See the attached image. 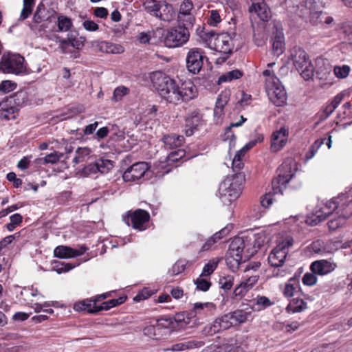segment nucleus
Instances as JSON below:
<instances>
[{"label":"nucleus","instance_id":"f257e3e1","mask_svg":"<svg viewBox=\"0 0 352 352\" xmlns=\"http://www.w3.org/2000/svg\"><path fill=\"white\" fill-rule=\"evenodd\" d=\"M352 214V200H346L345 196L333 198L325 204L317 206L314 212L307 218L309 220H330L349 219Z\"/></svg>","mask_w":352,"mask_h":352},{"label":"nucleus","instance_id":"f03ea898","mask_svg":"<svg viewBox=\"0 0 352 352\" xmlns=\"http://www.w3.org/2000/svg\"><path fill=\"white\" fill-rule=\"evenodd\" d=\"M216 310L217 306L213 302H197L188 311L176 314L175 319L181 324V327L192 328L206 322L214 315Z\"/></svg>","mask_w":352,"mask_h":352},{"label":"nucleus","instance_id":"7ed1b4c3","mask_svg":"<svg viewBox=\"0 0 352 352\" xmlns=\"http://www.w3.org/2000/svg\"><path fill=\"white\" fill-rule=\"evenodd\" d=\"M243 181L244 175L241 173H238L227 177L219 184V198L223 203L229 204L240 196Z\"/></svg>","mask_w":352,"mask_h":352},{"label":"nucleus","instance_id":"20e7f679","mask_svg":"<svg viewBox=\"0 0 352 352\" xmlns=\"http://www.w3.org/2000/svg\"><path fill=\"white\" fill-rule=\"evenodd\" d=\"M204 35L208 46L223 54L222 57L217 58V63L226 61L232 52L233 43L231 36L228 33L216 34L213 31L206 32Z\"/></svg>","mask_w":352,"mask_h":352},{"label":"nucleus","instance_id":"39448f33","mask_svg":"<svg viewBox=\"0 0 352 352\" xmlns=\"http://www.w3.org/2000/svg\"><path fill=\"white\" fill-rule=\"evenodd\" d=\"M297 169V164L293 159H287L280 164L278 175L272 182L274 195L283 194L286 184L293 178Z\"/></svg>","mask_w":352,"mask_h":352},{"label":"nucleus","instance_id":"423d86ee","mask_svg":"<svg viewBox=\"0 0 352 352\" xmlns=\"http://www.w3.org/2000/svg\"><path fill=\"white\" fill-rule=\"evenodd\" d=\"M297 169V164L293 159H287L280 164L278 175L272 182L274 195L283 194L286 184L293 178Z\"/></svg>","mask_w":352,"mask_h":352},{"label":"nucleus","instance_id":"0eeeda50","mask_svg":"<svg viewBox=\"0 0 352 352\" xmlns=\"http://www.w3.org/2000/svg\"><path fill=\"white\" fill-rule=\"evenodd\" d=\"M197 90L191 80H176L173 93L170 94V102L179 104L187 102L197 96Z\"/></svg>","mask_w":352,"mask_h":352},{"label":"nucleus","instance_id":"6e6552de","mask_svg":"<svg viewBox=\"0 0 352 352\" xmlns=\"http://www.w3.org/2000/svg\"><path fill=\"white\" fill-rule=\"evenodd\" d=\"M291 59L295 68L305 80L311 79L314 75V66L306 52L300 47H294L291 50Z\"/></svg>","mask_w":352,"mask_h":352},{"label":"nucleus","instance_id":"1a4fd4ad","mask_svg":"<svg viewBox=\"0 0 352 352\" xmlns=\"http://www.w3.org/2000/svg\"><path fill=\"white\" fill-rule=\"evenodd\" d=\"M151 80L160 96L169 103L176 80L160 71L151 73Z\"/></svg>","mask_w":352,"mask_h":352},{"label":"nucleus","instance_id":"9d476101","mask_svg":"<svg viewBox=\"0 0 352 352\" xmlns=\"http://www.w3.org/2000/svg\"><path fill=\"white\" fill-rule=\"evenodd\" d=\"M323 3L321 0H305L300 5L296 6V14L304 17L307 14L310 16V21L314 24L323 22L322 8Z\"/></svg>","mask_w":352,"mask_h":352},{"label":"nucleus","instance_id":"9b49d317","mask_svg":"<svg viewBox=\"0 0 352 352\" xmlns=\"http://www.w3.org/2000/svg\"><path fill=\"white\" fill-rule=\"evenodd\" d=\"M192 26L180 24L169 30L165 36L164 43L168 47H177L185 44L189 39V29Z\"/></svg>","mask_w":352,"mask_h":352},{"label":"nucleus","instance_id":"f8f14e48","mask_svg":"<svg viewBox=\"0 0 352 352\" xmlns=\"http://www.w3.org/2000/svg\"><path fill=\"white\" fill-rule=\"evenodd\" d=\"M25 59L18 54H4L0 61V71L5 74H20L25 72Z\"/></svg>","mask_w":352,"mask_h":352},{"label":"nucleus","instance_id":"ddd939ff","mask_svg":"<svg viewBox=\"0 0 352 352\" xmlns=\"http://www.w3.org/2000/svg\"><path fill=\"white\" fill-rule=\"evenodd\" d=\"M244 247V241L241 238L234 239L229 246L226 263L232 271L238 269L242 261Z\"/></svg>","mask_w":352,"mask_h":352},{"label":"nucleus","instance_id":"4468645a","mask_svg":"<svg viewBox=\"0 0 352 352\" xmlns=\"http://www.w3.org/2000/svg\"><path fill=\"white\" fill-rule=\"evenodd\" d=\"M270 80L266 86V91L270 100L276 106H282L287 100L286 91L278 78Z\"/></svg>","mask_w":352,"mask_h":352},{"label":"nucleus","instance_id":"2eb2a0df","mask_svg":"<svg viewBox=\"0 0 352 352\" xmlns=\"http://www.w3.org/2000/svg\"><path fill=\"white\" fill-rule=\"evenodd\" d=\"M205 58L204 52L199 48L190 49L186 55V67L188 70L193 74H198L204 64V58Z\"/></svg>","mask_w":352,"mask_h":352},{"label":"nucleus","instance_id":"dca6fc26","mask_svg":"<svg viewBox=\"0 0 352 352\" xmlns=\"http://www.w3.org/2000/svg\"><path fill=\"white\" fill-rule=\"evenodd\" d=\"M307 249L316 254L324 256L333 254L338 248L335 241L316 239L307 246Z\"/></svg>","mask_w":352,"mask_h":352},{"label":"nucleus","instance_id":"f3484780","mask_svg":"<svg viewBox=\"0 0 352 352\" xmlns=\"http://www.w3.org/2000/svg\"><path fill=\"white\" fill-rule=\"evenodd\" d=\"M148 169V166L146 162L135 163L124 172L122 178L124 182H134L142 178Z\"/></svg>","mask_w":352,"mask_h":352},{"label":"nucleus","instance_id":"a211bd4d","mask_svg":"<svg viewBox=\"0 0 352 352\" xmlns=\"http://www.w3.org/2000/svg\"><path fill=\"white\" fill-rule=\"evenodd\" d=\"M337 267V264L331 259H320L311 263L310 270L317 275L324 276L331 273Z\"/></svg>","mask_w":352,"mask_h":352},{"label":"nucleus","instance_id":"6ab92c4d","mask_svg":"<svg viewBox=\"0 0 352 352\" xmlns=\"http://www.w3.org/2000/svg\"><path fill=\"white\" fill-rule=\"evenodd\" d=\"M289 137V129L282 126L280 129L273 132L272 135L271 149L277 152L282 149L287 144Z\"/></svg>","mask_w":352,"mask_h":352},{"label":"nucleus","instance_id":"aec40b11","mask_svg":"<svg viewBox=\"0 0 352 352\" xmlns=\"http://www.w3.org/2000/svg\"><path fill=\"white\" fill-rule=\"evenodd\" d=\"M193 4L190 0H184L180 5L178 14V23L185 24L188 26H193L195 17L191 14Z\"/></svg>","mask_w":352,"mask_h":352},{"label":"nucleus","instance_id":"412c9836","mask_svg":"<svg viewBox=\"0 0 352 352\" xmlns=\"http://www.w3.org/2000/svg\"><path fill=\"white\" fill-rule=\"evenodd\" d=\"M88 248L83 245L79 250L72 248L69 246L59 245L57 246L54 251L55 257L60 258H74L83 254Z\"/></svg>","mask_w":352,"mask_h":352},{"label":"nucleus","instance_id":"4be33fe9","mask_svg":"<svg viewBox=\"0 0 352 352\" xmlns=\"http://www.w3.org/2000/svg\"><path fill=\"white\" fill-rule=\"evenodd\" d=\"M20 291L16 292V298L23 305L32 306L34 298L38 296L37 289L33 287H20Z\"/></svg>","mask_w":352,"mask_h":352},{"label":"nucleus","instance_id":"5701e85b","mask_svg":"<svg viewBox=\"0 0 352 352\" xmlns=\"http://www.w3.org/2000/svg\"><path fill=\"white\" fill-rule=\"evenodd\" d=\"M233 224L229 223L220 231L217 232L211 237H210L202 245L200 252H206L210 250L212 247L220 239L227 236L233 228Z\"/></svg>","mask_w":352,"mask_h":352},{"label":"nucleus","instance_id":"b1692460","mask_svg":"<svg viewBox=\"0 0 352 352\" xmlns=\"http://www.w3.org/2000/svg\"><path fill=\"white\" fill-rule=\"evenodd\" d=\"M113 168L111 162L109 160L98 159L94 163L89 164L85 168V172L96 173L98 172L104 174L108 173Z\"/></svg>","mask_w":352,"mask_h":352},{"label":"nucleus","instance_id":"393cba45","mask_svg":"<svg viewBox=\"0 0 352 352\" xmlns=\"http://www.w3.org/2000/svg\"><path fill=\"white\" fill-rule=\"evenodd\" d=\"M201 116L198 111H194L189 113L186 118V135L187 136L192 135L194 131L197 130V127L201 124Z\"/></svg>","mask_w":352,"mask_h":352},{"label":"nucleus","instance_id":"a878e982","mask_svg":"<svg viewBox=\"0 0 352 352\" xmlns=\"http://www.w3.org/2000/svg\"><path fill=\"white\" fill-rule=\"evenodd\" d=\"M287 253L285 250L275 247L268 256V262L272 267H278L283 265Z\"/></svg>","mask_w":352,"mask_h":352},{"label":"nucleus","instance_id":"bb28decb","mask_svg":"<svg viewBox=\"0 0 352 352\" xmlns=\"http://www.w3.org/2000/svg\"><path fill=\"white\" fill-rule=\"evenodd\" d=\"M302 292L299 275L295 274L293 277L290 278L287 282L285 284L284 289L283 290V294L285 298H292L295 294Z\"/></svg>","mask_w":352,"mask_h":352},{"label":"nucleus","instance_id":"cd10ccee","mask_svg":"<svg viewBox=\"0 0 352 352\" xmlns=\"http://www.w3.org/2000/svg\"><path fill=\"white\" fill-rule=\"evenodd\" d=\"M249 12L252 16L256 14L263 22L268 21L272 16L270 10L264 1L251 6L249 8Z\"/></svg>","mask_w":352,"mask_h":352},{"label":"nucleus","instance_id":"c85d7f7f","mask_svg":"<svg viewBox=\"0 0 352 352\" xmlns=\"http://www.w3.org/2000/svg\"><path fill=\"white\" fill-rule=\"evenodd\" d=\"M272 50L274 56H279L285 50V38L282 30L276 29L273 32Z\"/></svg>","mask_w":352,"mask_h":352},{"label":"nucleus","instance_id":"c756f323","mask_svg":"<svg viewBox=\"0 0 352 352\" xmlns=\"http://www.w3.org/2000/svg\"><path fill=\"white\" fill-rule=\"evenodd\" d=\"M252 311L253 308L252 307L251 310L249 311L243 309H239L234 310V311L230 312L234 326L245 323L252 319Z\"/></svg>","mask_w":352,"mask_h":352},{"label":"nucleus","instance_id":"7c9ffc66","mask_svg":"<svg viewBox=\"0 0 352 352\" xmlns=\"http://www.w3.org/2000/svg\"><path fill=\"white\" fill-rule=\"evenodd\" d=\"M17 109L14 104L6 98L0 102V118L12 120L15 118V113Z\"/></svg>","mask_w":352,"mask_h":352},{"label":"nucleus","instance_id":"2f4dec72","mask_svg":"<svg viewBox=\"0 0 352 352\" xmlns=\"http://www.w3.org/2000/svg\"><path fill=\"white\" fill-rule=\"evenodd\" d=\"M96 47L100 52L107 54H121L124 52V48L120 45L107 41L96 42Z\"/></svg>","mask_w":352,"mask_h":352},{"label":"nucleus","instance_id":"473e14b6","mask_svg":"<svg viewBox=\"0 0 352 352\" xmlns=\"http://www.w3.org/2000/svg\"><path fill=\"white\" fill-rule=\"evenodd\" d=\"M204 344L202 341L188 340L184 342L173 344L170 348L165 349V351H182L186 349H192L199 348Z\"/></svg>","mask_w":352,"mask_h":352},{"label":"nucleus","instance_id":"72a5a7b5","mask_svg":"<svg viewBox=\"0 0 352 352\" xmlns=\"http://www.w3.org/2000/svg\"><path fill=\"white\" fill-rule=\"evenodd\" d=\"M122 220H150L148 212L142 209L129 210L122 214Z\"/></svg>","mask_w":352,"mask_h":352},{"label":"nucleus","instance_id":"f704fd0d","mask_svg":"<svg viewBox=\"0 0 352 352\" xmlns=\"http://www.w3.org/2000/svg\"><path fill=\"white\" fill-rule=\"evenodd\" d=\"M9 100L16 107H21L26 105L29 101L28 93L25 90L16 92L8 98Z\"/></svg>","mask_w":352,"mask_h":352},{"label":"nucleus","instance_id":"c9c22d12","mask_svg":"<svg viewBox=\"0 0 352 352\" xmlns=\"http://www.w3.org/2000/svg\"><path fill=\"white\" fill-rule=\"evenodd\" d=\"M163 142L167 148L172 149L182 146L184 142V138L182 135L173 133L164 135Z\"/></svg>","mask_w":352,"mask_h":352},{"label":"nucleus","instance_id":"e433bc0d","mask_svg":"<svg viewBox=\"0 0 352 352\" xmlns=\"http://www.w3.org/2000/svg\"><path fill=\"white\" fill-rule=\"evenodd\" d=\"M307 302L300 298H295L290 300L286 307L288 313H300L307 309Z\"/></svg>","mask_w":352,"mask_h":352},{"label":"nucleus","instance_id":"4c0bfd02","mask_svg":"<svg viewBox=\"0 0 352 352\" xmlns=\"http://www.w3.org/2000/svg\"><path fill=\"white\" fill-rule=\"evenodd\" d=\"M127 296L123 295L116 299H111L109 300L103 302L101 305H98V310L95 311H108L113 307L119 306L126 302Z\"/></svg>","mask_w":352,"mask_h":352},{"label":"nucleus","instance_id":"58836bf2","mask_svg":"<svg viewBox=\"0 0 352 352\" xmlns=\"http://www.w3.org/2000/svg\"><path fill=\"white\" fill-rule=\"evenodd\" d=\"M160 6L158 18L164 21H171L175 14L173 7L166 2L161 3Z\"/></svg>","mask_w":352,"mask_h":352},{"label":"nucleus","instance_id":"ea45409f","mask_svg":"<svg viewBox=\"0 0 352 352\" xmlns=\"http://www.w3.org/2000/svg\"><path fill=\"white\" fill-rule=\"evenodd\" d=\"M273 203L272 195V192H269L265 194L261 200V206H257L254 210H256V214L254 216V217L256 219H258L263 217V213H264L265 210L263 208H267L272 205Z\"/></svg>","mask_w":352,"mask_h":352},{"label":"nucleus","instance_id":"a19ab883","mask_svg":"<svg viewBox=\"0 0 352 352\" xmlns=\"http://www.w3.org/2000/svg\"><path fill=\"white\" fill-rule=\"evenodd\" d=\"M228 100L229 96L227 92H222L219 95L214 109V114L215 116H221L223 113V108Z\"/></svg>","mask_w":352,"mask_h":352},{"label":"nucleus","instance_id":"79ce46f5","mask_svg":"<svg viewBox=\"0 0 352 352\" xmlns=\"http://www.w3.org/2000/svg\"><path fill=\"white\" fill-rule=\"evenodd\" d=\"M91 154V150L88 147L78 148L76 151V155L72 160V162L75 164H80L88 160Z\"/></svg>","mask_w":352,"mask_h":352},{"label":"nucleus","instance_id":"37998d69","mask_svg":"<svg viewBox=\"0 0 352 352\" xmlns=\"http://www.w3.org/2000/svg\"><path fill=\"white\" fill-rule=\"evenodd\" d=\"M160 4L161 2L155 0H146L144 3V7L147 12L158 17L161 8Z\"/></svg>","mask_w":352,"mask_h":352},{"label":"nucleus","instance_id":"c03bdc74","mask_svg":"<svg viewBox=\"0 0 352 352\" xmlns=\"http://www.w3.org/2000/svg\"><path fill=\"white\" fill-rule=\"evenodd\" d=\"M243 76V73L239 69H234L228 72L222 74L218 79V83L230 82L232 80L240 78Z\"/></svg>","mask_w":352,"mask_h":352},{"label":"nucleus","instance_id":"a18cd8bd","mask_svg":"<svg viewBox=\"0 0 352 352\" xmlns=\"http://www.w3.org/2000/svg\"><path fill=\"white\" fill-rule=\"evenodd\" d=\"M219 260L218 258H212L206 263L203 267L200 276H209L217 269Z\"/></svg>","mask_w":352,"mask_h":352},{"label":"nucleus","instance_id":"49530a36","mask_svg":"<svg viewBox=\"0 0 352 352\" xmlns=\"http://www.w3.org/2000/svg\"><path fill=\"white\" fill-rule=\"evenodd\" d=\"M34 6V0H23V9L19 16V20L23 21L32 14Z\"/></svg>","mask_w":352,"mask_h":352},{"label":"nucleus","instance_id":"de8ad7c7","mask_svg":"<svg viewBox=\"0 0 352 352\" xmlns=\"http://www.w3.org/2000/svg\"><path fill=\"white\" fill-rule=\"evenodd\" d=\"M48 17L46 14V9L43 3H39L36 8V12L33 16V21L36 23H40L42 21L47 20Z\"/></svg>","mask_w":352,"mask_h":352},{"label":"nucleus","instance_id":"09e8293b","mask_svg":"<svg viewBox=\"0 0 352 352\" xmlns=\"http://www.w3.org/2000/svg\"><path fill=\"white\" fill-rule=\"evenodd\" d=\"M58 28L59 32H67L72 26V20L65 16L60 15L58 17Z\"/></svg>","mask_w":352,"mask_h":352},{"label":"nucleus","instance_id":"8fccbe9b","mask_svg":"<svg viewBox=\"0 0 352 352\" xmlns=\"http://www.w3.org/2000/svg\"><path fill=\"white\" fill-rule=\"evenodd\" d=\"M204 277L199 276V277L194 280V283L197 290L206 292L210 289L212 283Z\"/></svg>","mask_w":352,"mask_h":352},{"label":"nucleus","instance_id":"3c124183","mask_svg":"<svg viewBox=\"0 0 352 352\" xmlns=\"http://www.w3.org/2000/svg\"><path fill=\"white\" fill-rule=\"evenodd\" d=\"M217 319L221 324L222 331L227 330L234 326L230 313L226 314L222 316L217 318Z\"/></svg>","mask_w":352,"mask_h":352},{"label":"nucleus","instance_id":"603ef678","mask_svg":"<svg viewBox=\"0 0 352 352\" xmlns=\"http://www.w3.org/2000/svg\"><path fill=\"white\" fill-rule=\"evenodd\" d=\"M225 352H235L240 347L236 337L231 338L221 344Z\"/></svg>","mask_w":352,"mask_h":352},{"label":"nucleus","instance_id":"864d4df0","mask_svg":"<svg viewBox=\"0 0 352 352\" xmlns=\"http://www.w3.org/2000/svg\"><path fill=\"white\" fill-rule=\"evenodd\" d=\"M221 331L222 329L221 328V324H219L217 318H216L212 323L206 326L204 329V332L205 334L208 336H212Z\"/></svg>","mask_w":352,"mask_h":352},{"label":"nucleus","instance_id":"5fc2aeb1","mask_svg":"<svg viewBox=\"0 0 352 352\" xmlns=\"http://www.w3.org/2000/svg\"><path fill=\"white\" fill-rule=\"evenodd\" d=\"M186 265L185 259H179L172 266L169 272L172 276L179 274L185 270Z\"/></svg>","mask_w":352,"mask_h":352},{"label":"nucleus","instance_id":"6e6d98bb","mask_svg":"<svg viewBox=\"0 0 352 352\" xmlns=\"http://www.w3.org/2000/svg\"><path fill=\"white\" fill-rule=\"evenodd\" d=\"M219 285L221 289L228 292L231 289L234 285V277L232 276L221 277L219 280Z\"/></svg>","mask_w":352,"mask_h":352},{"label":"nucleus","instance_id":"4d7b16f0","mask_svg":"<svg viewBox=\"0 0 352 352\" xmlns=\"http://www.w3.org/2000/svg\"><path fill=\"white\" fill-rule=\"evenodd\" d=\"M60 155H58L57 153H52L47 155L44 157L39 158L37 160V162L39 164H55L59 161Z\"/></svg>","mask_w":352,"mask_h":352},{"label":"nucleus","instance_id":"13d9d810","mask_svg":"<svg viewBox=\"0 0 352 352\" xmlns=\"http://www.w3.org/2000/svg\"><path fill=\"white\" fill-rule=\"evenodd\" d=\"M221 21L219 11L212 10L208 11L207 22L210 25L217 26Z\"/></svg>","mask_w":352,"mask_h":352},{"label":"nucleus","instance_id":"bf43d9fd","mask_svg":"<svg viewBox=\"0 0 352 352\" xmlns=\"http://www.w3.org/2000/svg\"><path fill=\"white\" fill-rule=\"evenodd\" d=\"M248 292L246 291V289L243 287V285L240 283L234 288L231 298L234 300L239 301L242 300V298L246 295Z\"/></svg>","mask_w":352,"mask_h":352},{"label":"nucleus","instance_id":"052dcab7","mask_svg":"<svg viewBox=\"0 0 352 352\" xmlns=\"http://www.w3.org/2000/svg\"><path fill=\"white\" fill-rule=\"evenodd\" d=\"M186 152L183 149H178L177 151H173L170 153V154L167 156V162L170 164L171 163L176 162L179 160L183 159L184 157Z\"/></svg>","mask_w":352,"mask_h":352},{"label":"nucleus","instance_id":"680f3d73","mask_svg":"<svg viewBox=\"0 0 352 352\" xmlns=\"http://www.w3.org/2000/svg\"><path fill=\"white\" fill-rule=\"evenodd\" d=\"M69 44L74 48L79 50L84 46L85 38L76 37L72 33L68 34Z\"/></svg>","mask_w":352,"mask_h":352},{"label":"nucleus","instance_id":"e2e57ef3","mask_svg":"<svg viewBox=\"0 0 352 352\" xmlns=\"http://www.w3.org/2000/svg\"><path fill=\"white\" fill-rule=\"evenodd\" d=\"M154 294V292L148 287H144L139 291L137 295L133 298L135 302H140L146 300Z\"/></svg>","mask_w":352,"mask_h":352},{"label":"nucleus","instance_id":"0e129e2a","mask_svg":"<svg viewBox=\"0 0 352 352\" xmlns=\"http://www.w3.org/2000/svg\"><path fill=\"white\" fill-rule=\"evenodd\" d=\"M316 275V274H314L312 272L311 273H305L302 278V283L309 287L315 285L318 280Z\"/></svg>","mask_w":352,"mask_h":352},{"label":"nucleus","instance_id":"69168bd1","mask_svg":"<svg viewBox=\"0 0 352 352\" xmlns=\"http://www.w3.org/2000/svg\"><path fill=\"white\" fill-rule=\"evenodd\" d=\"M350 70V67L346 65L336 66L333 69L335 75L339 78H344L347 77Z\"/></svg>","mask_w":352,"mask_h":352},{"label":"nucleus","instance_id":"338daca9","mask_svg":"<svg viewBox=\"0 0 352 352\" xmlns=\"http://www.w3.org/2000/svg\"><path fill=\"white\" fill-rule=\"evenodd\" d=\"M256 305L259 307V309H264L272 305L273 302L266 296H257Z\"/></svg>","mask_w":352,"mask_h":352},{"label":"nucleus","instance_id":"774afa93","mask_svg":"<svg viewBox=\"0 0 352 352\" xmlns=\"http://www.w3.org/2000/svg\"><path fill=\"white\" fill-rule=\"evenodd\" d=\"M325 139L316 140L314 143L311 146L309 152L307 154L308 159L312 158L320 147L324 144Z\"/></svg>","mask_w":352,"mask_h":352}]
</instances>
